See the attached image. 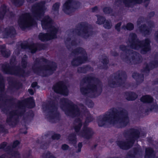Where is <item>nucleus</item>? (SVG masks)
Segmentation results:
<instances>
[{"mask_svg":"<svg viewBox=\"0 0 158 158\" xmlns=\"http://www.w3.org/2000/svg\"><path fill=\"white\" fill-rule=\"evenodd\" d=\"M60 107L64 111L65 114L69 116L74 117L76 116L81 117L84 114L86 116L85 122L82 130L80 131L82 126L81 119L80 118L76 119L74 123V127L77 134L80 137L89 139L94 134L93 130L90 128L86 126L87 124L93 120L92 116L83 105L80 106V108L74 104L68 99L63 98L60 99Z\"/></svg>","mask_w":158,"mask_h":158,"instance_id":"obj_1","label":"nucleus"},{"mask_svg":"<svg viewBox=\"0 0 158 158\" xmlns=\"http://www.w3.org/2000/svg\"><path fill=\"white\" fill-rule=\"evenodd\" d=\"M129 122L127 111L123 110L119 112L115 108H111L104 114L99 116L97 120L100 127L103 126L108 123L122 127L126 126Z\"/></svg>","mask_w":158,"mask_h":158,"instance_id":"obj_2","label":"nucleus"},{"mask_svg":"<svg viewBox=\"0 0 158 158\" xmlns=\"http://www.w3.org/2000/svg\"><path fill=\"white\" fill-rule=\"evenodd\" d=\"M9 102L6 98L0 95V108L2 110L8 114L6 122L10 125L15 124L19 116L23 115L25 111V104L27 103L34 105V101L32 98L19 102L14 109L10 108L7 106V103Z\"/></svg>","mask_w":158,"mask_h":158,"instance_id":"obj_3","label":"nucleus"},{"mask_svg":"<svg viewBox=\"0 0 158 158\" xmlns=\"http://www.w3.org/2000/svg\"><path fill=\"white\" fill-rule=\"evenodd\" d=\"M45 3L43 1L34 4L32 7L31 15L26 13L20 16L18 21L20 27L24 29L36 24L35 19L40 20L46 10Z\"/></svg>","mask_w":158,"mask_h":158,"instance_id":"obj_4","label":"nucleus"},{"mask_svg":"<svg viewBox=\"0 0 158 158\" xmlns=\"http://www.w3.org/2000/svg\"><path fill=\"white\" fill-rule=\"evenodd\" d=\"M80 87L81 93L84 95L96 96L102 92L101 82L93 76L85 77L80 83Z\"/></svg>","mask_w":158,"mask_h":158,"instance_id":"obj_5","label":"nucleus"},{"mask_svg":"<svg viewBox=\"0 0 158 158\" xmlns=\"http://www.w3.org/2000/svg\"><path fill=\"white\" fill-rule=\"evenodd\" d=\"M90 26L85 22H83L77 25L76 28L73 30L70 35L71 38H67L65 41L67 48L73 50L79 44V42L77 40L74 35H77L85 38H86L92 35L90 29Z\"/></svg>","mask_w":158,"mask_h":158,"instance_id":"obj_6","label":"nucleus"},{"mask_svg":"<svg viewBox=\"0 0 158 158\" xmlns=\"http://www.w3.org/2000/svg\"><path fill=\"white\" fill-rule=\"evenodd\" d=\"M41 23L43 29L47 30L46 34L40 33L39 39L42 41L48 40L56 37V34L58 27L53 22L51 19L48 16H45L41 20Z\"/></svg>","mask_w":158,"mask_h":158,"instance_id":"obj_7","label":"nucleus"},{"mask_svg":"<svg viewBox=\"0 0 158 158\" xmlns=\"http://www.w3.org/2000/svg\"><path fill=\"white\" fill-rule=\"evenodd\" d=\"M150 41L148 39L140 41L137 39L136 35L131 33L129 35L128 40L127 43L128 46L132 49H140L141 53L145 54L150 49Z\"/></svg>","mask_w":158,"mask_h":158,"instance_id":"obj_8","label":"nucleus"},{"mask_svg":"<svg viewBox=\"0 0 158 158\" xmlns=\"http://www.w3.org/2000/svg\"><path fill=\"white\" fill-rule=\"evenodd\" d=\"M44 62L49 64L50 62L43 58H38L36 59L34 65L32 67L34 72L43 76H45L52 74L56 68V64L55 63H52V66H49L46 65L44 66L39 67V65Z\"/></svg>","mask_w":158,"mask_h":158,"instance_id":"obj_9","label":"nucleus"},{"mask_svg":"<svg viewBox=\"0 0 158 158\" xmlns=\"http://www.w3.org/2000/svg\"><path fill=\"white\" fill-rule=\"evenodd\" d=\"M126 140H121L117 142V144L121 148L127 149L133 145L135 139L139 136V132L136 129H132L124 132Z\"/></svg>","mask_w":158,"mask_h":158,"instance_id":"obj_10","label":"nucleus"},{"mask_svg":"<svg viewBox=\"0 0 158 158\" xmlns=\"http://www.w3.org/2000/svg\"><path fill=\"white\" fill-rule=\"evenodd\" d=\"M120 49L125 54V57L121 56L123 61L127 63L131 64L138 63L141 61V57L139 55L133 51L129 50L127 47L124 45L120 46Z\"/></svg>","mask_w":158,"mask_h":158,"instance_id":"obj_11","label":"nucleus"},{"mask_svg":"<svg viewBox=\"0 0 158 158\" xmlns=\"http://www.w3.org/2000/svg\"><path fill=\"white\" fill-rule=\"evenodd\" d=\"M43 109L45 113L46 118L49 121L54 122L58 119L59 113L57 107L52 102L46 106L44 105Z\"/></svg>","mask_w":158,"mask_h":158,"instance_id":"obj_12","label":"nucleus"},{"mask_svg":"<svg viewBox=\"0 0 158 158\" xmlns=\"http://www.w3.org/2000/svg\"><path fill=\"white\" fill-rule=\"evenodd\" d=\"M72 54L79 55L77 57L73 59L71 62L72 65L77 66L85 63L87 60V55L85 50L82 48H77L72 51Z\"/></svg>","mask_w":158,"mask_h":158,"instance_id":"obj_13","label":"nucleus"},{"mask_svg":"<svg viewBox=\"0 0 158 158\" xmlns=\"http://www.w3.org/2000/svg\"><path fill=\"white\" fill-rule=\"evenodd\" d=\"M126 77L127 75L124 72L118 71L115 74L114 78L109 81L108 84L111 87L119 86L124 82Z\"/></svg>","mask_w":158,"mask_h":158,"instance_id":"obj_14","label":"nucleus"},{"mask_svg":"<svg viewBox=\"0 0 158 158\" xmlns=\"http://www.w3.org/2000/svg\"><path fill=\"white\" fill-rule=\"evenodd\" d=\"M2 70L5 73L23 76L25 75L24 70L20 67H11L7 63L2 65Z\"/></svg>","mask_w":158,"mask_h":158,"instance_id":"obj_15","label":"nucleus"},{"mask_svg":"<svg viewBox=\"0 0 158 158\" xmlns=\"http://www.w3.org/2000/svg\"><path fill=\"white\" fill-rule=\"evenodd\" d=\"M144 21V19L143 17H140L137 21V25L139 27V29L141 33L145 35L148 34L150 33L151 29L154 27L155 24L152 21H151L149 22L148 28L146 27L145 25L139 26Z\"/></svg>","mask_w":158,"mask_h":158,"instance_id":"obj_16","label":"nucleus"},{"mask_svg":"<svg viewBox=\"0 0 158 158\" xmlns=\"http://www.w3.org/2000/svg\"><path fill=\"white\" fill-rule=\"evenodd\" d=\"M73 0H67L63 6V10L66 14H70L73 11V8L77 9L80 6L79 3L73 2Z\"/></svg>","mask_w":158,"mask_h":158,"instance_id":"obj_17","label":"nucleus"},{"mask_svg":"<svg viewBox=\"0 0 158 158\" xmlns=\"http://www.w3.org/2000/svg\"><path fill=\"white\" fill-rule=\"evenodd\" d=\"M53 89L56 93L64 95H68V92L67 88L62 81H60L56 84L54 85Z\"/></svg>","mask_w":158,"mask_h":158,"instance_id":"obj_18","label":"nucleus"},{"mask_svg":"<svg viewBox=\"0 0 158 158\" xmlns=\"http://www.w3.org/2000/svg\"><path fill=\"white\" fill-rule=\"evenodd\" d=\"M39 46L38 44H32L28 45L26 43H22L20 45L17 46L16 49L17 51V54H19V50L21 49L28 48L31 50V53H35L37 50Z\"/></svg>","mask_w":158,"mask_h":158,"instance_id":"obj_19","label":"nucleus"},{"mask_svg":"<svg viewBox=\"0 0 158 158\" xmlns=\"http://www.w3.org/2000/svg\"><path fill=\"white\" fill-rule=\"evenodd\" d=\"M2 27H0V37L3 38L7 37V36H12L16 34L15 30L13 27L6 28L4 31Z\"/></svg>","mask_w":158,"mask_h":158,"instance_id":"obj_20","label":"nucleus"},{"mask_svg":"<svg viewBox=\"0 0 158 158\" xmlns=\"http://www.w3.org/2000/svg\"><path fill=\"white\" fill-rule=\"evenodd\" d=\"M142 153L143 152L140 148L138 147L137 148L134 149L129 152L126 158H135V156H138L140 158H141Z\"/></svg>","mask_w":158,"mask_h":158,"instance_id":"obj_21","label":"nucleus"},{"mask_svg":"<svg viewBox=\"0 0 158 158\" xmlns=\"http://www.w3.org/2000/svg\"><path fill=\"white\" fill-rule=\"evenodd\" d=\"M11 16L12 13L10 12L6 6L3 5L0 8V19H2L5 15Z\"/></svg>","mask_w":158,"mask_h":158,"instance_id":"obj_22","label":"nucleus"},{"mask_svg":"<svg viewBox=\"0 0 158 158\" xmlns=\"http://www.w3.org/2000/svg\"><path fill=\"white\" fill-rule=\"evenodd\" d=\"M143 0H122L124 4L126 6L132 7L133 5L137 3H141Z\"/></svg>","mask_w":158,"mask_h":158,"instance_id":"obj_23","label":"nucleus"},{"mask_svg":"<svg viewBox=\"0 0 158 158\" xmlns=\"http://www.w3.org/2000/svg\"><path fill=\"white\" fill-rule=\"evenodd\" d=\"M154 155V152L152 148H148L146 149L145 158H152Z\"/></svg>","mask_w":158,"mask_h":158,"instance_id":"obj_24","label":"nucleus"},{"mask_svg":"<svg viewBox=\"0 0 158 158\" xmlns=\"http://www.w3.org/2000/svg\"><path fill=\"white\" fill-rule=\"evenodd\" d=\"M4 45L0 46V51L2 56L5 57H8L10 54V51L9 50H6Z\"/></svg>","mask_w":158,"mask_h":158,"instance_id":"obj_25","label":"nucleus"},{"mask_svg":"<svg viewBox=\"0 0 158 158\" xmlns=\"http://www.w3.org/2000/svg\"><path fill=\"white\" fill-rule=\"evenodd\" d=\"M158 66V62L156 61H153L149 64L147 65L144 70V72H148L150 69L153 68L157 67Z\"/></svg>","mask_w":158,"mask_h":158,"instance_id":"obj_26","label":"nucleus"},{"mask_svg":"<svg viewBox=\"0 0 158 158\" xmlns=\"http://www.w3.org/2000/svg\"><path fill=\"white\" fill-rule=\"evenodd\" d=\"M137 97V95L134 93H127L126 94V98L128 100H134Z\"/></svg>","mask_w":158,"mask_h":158,"instance_id":"obj_27","label":"nucleus"},{"mask_svg":"<svg viewBox=\"0 0 158 158\" xmlns=\"http://www.w3.org/2000/svg\"><path fill=\"white\" fill-rule=\"evenodd\" d=\"M132 76L136 80L137 82H139V83L143 81V75H139L138 73H133Z\"/></svg>","mask_w":158,"mask_h":158,"instance_id":"obj_28","label":"nucleus"},{"mask_svg":"<svg viewBox=\"0 0 158 158\" xmlns=\"http://www.w3.org/2000/svg\"><path fill=\"white\" fill-rule=\"evenodd\" d=\"M140 100L143 102L150 103L153 101V99L150 96L146 95L143 96L141 98Z\"/></svg>","mask_w":158,"mask_h":158,"instance_id":"obj_29","label":"nucleus"},{"mask_svg":"<svg viewBox=\"0 0 158 158\" xmlns=\"http://www.w3.org/2000/svg\"><path fill=\"white\" fill-rule=\"evenodd\" d=\"M60 6V3L58 2H56L53 5L52 11L54 14L57 15L58 14Z\"/></svg>","mask_w":158,"mask_h":158,"instance_id":"obj_30","label":"nucleus"},{"mask_svg":"<svg viewBox=\"0 0 158 158\" xmlns=\"http://www.w3.org/2000/svg\"><path fill=\"white\" fill-rule=\"evenodd\" d=\"M134 28V26L133 24L131 23H129L126 25H123L122 27V29L126 30L131 31Z\"/></svg>","mask_w":158,"mask_h":158,"instance_id":"obj_31","label":"nucleus"},{"mask_svg":"<svg viewBox=\"0 0 158 158\" xmlns=\"http://www.w3.org/2000/svg\"><path fill=\"white\" fill-rule=\"evenodd\" d=\"M68 139L70 142L73 144H75L77 142L76 135L74 134H70L68 137Z\"/></svg>","mask_w":158,"mask_h":158,"instance_id":"obj_32","label":"nucleus"},{"mask_svg":"<svg viewBox=\"0 0 158 158\" xmlns=\"http://www.w3.org/2000/svg\"><path fill=\"white\" fill-rule=\"evenodd\" d=\"M11 1L15 6L19 7L22 6L23 4L24 0H11Z\"/></svg>","mask_w":158,"mask_h":158,"instance_id":"obj_33","label":"nucleus"},{"mask_svg":"<svg viewBox=\"0 0 158 158\" xmlns=\"http://www.w3.org/2000/svg\"><path fill=\"white\" fill-rule=\"evenodd\" d=\"M91 70V68L89 66L85 67H79L77 69V71L79 73H85L87 71Z\"/></svg>","mask_w":158,"mask_h":158,"instance_id":"obj_34","label":"nucleus"},{"mask_svg":"<svg viewBox=\"0 0 158 158\" xmlns=\"http://www.w3.org/2000/svg\"><path fill=\"white\" fill-rule=\"evenodd\" d=\"M97 17L98 19L96 22V23L98 24L101 25L103 24L104 23V22H105L106 20L105 18L102 16L97 15Z\"/></svg>","mask_w":158,"mask_h":158,"instance_id":"obj_35","label":"nucleus"},{"mask_svg":"<svg viewBox=\"0 0 158 158\" xmlns=\"http://www.w3.org/2000/svg\"><path fill=\"white\" fill-rule=\"evenodd\" d=\"M27 56L25 55L22 59L21 61V66L22 68L24 69L27 66Z\"/></svg>","mask_w":158,"mask_h":158,"instance_id":"obj_36","label":"nucleus"},{"mask_svg":"<svg viewBox=\"0 0 158 158\" xmlns=\"http://www.w3.org/2000/svg\"><path fill=\"white\" fill-rule=\"evenodd\" d=\"M43 158H56L49 152H47L43 154Z\"/></svg>","mask_w":158,"mask_h":158,"instance_id":"obj_37","label":"nucleus"},{"mask_svg":"<svg viewBox=\"0 0 158 158\" xmlns=\"http://www.w3.org/2000/svg\"><path fill=\"white\" fill-rule=\"evenodd\" d=\"M49 143V142L47 143L45 141L42 142L40 144V148L44 149H47L48 147Z\"/></svg>","mask_w":158,"mask_h":158,"instance_id":"obj_38","label":"nucleus"},{"mask_svg":"<svg viewBox=\"0 0 158 158\" xmlns=\"http://www.w3.org/2000/svg\"><path fill=\"white\" fill-rule=\"evenodd\" d=\"M104 27L107 29H110L111 27L112 24L110 21L106 20L104 22Z\"/></svg>","mask_w":158,"mask_h":158,"instance_id":"obj_39","label":"nucleus"},{"mask_svg":"<svg viewBox=\"0 0 158 158\" xmlns=\"http://www.w3.org/2000/svg\"><path fill=\"white\" fill-rule=\"evenodd\" d=\"M9 85H10V88H14L16 89H18L19 88V87L17 86V84L14 82H9Z\"/></svg>","mask_w":158,"mask_h":158,"instance_id":"obj_40","label":"nucleus"},{"mask_svg":"<svg viewBox=\"0 0 158 158\" xmlns=\"http://www.w3.org/2000/svg\"><path fill=\"white\" fill-rule=\"evenodd\" d=\"M111 9L109 7H106L103 9L104 12L106 14H110L112 12Z\"/></svg>","mask_w":158,"mask_h":158,"instance_id":"obj_41","label":"nucleus"},{"mask_svg":"<svg viewBox=\"0 0 158 158\" xmlns=\"http://www.w3.org/2000/svg\"><path fill=\"white\" fill-rule=\"evenodd\" d=\"M60 135L59 134H55L52 136V139H58L60 138Z\"/></svg>","mask_w":158,"mask_h":158,"instance_id":"obj_42","label":"nucleus"},{"mask_svg":"<svg viewBox=\"0 0 158 158\" xmlns=\"http://www.w3.org/2000/svg\"><path fill=\"white\" fill-rule=\"evenodd\" d=\"M86 104L89 107H93L94 106V103L92 101L90 100L87 101L86 102Z\"/></svg>","mask_w":158,"mask_h":158,"instance_id":"obj_43","label":"nucleus"},{"mask_svg":"<svg viewBox=\"0 0 158 158\" xmlns=\"http://www.w3.org/2000/svg\"><path fill=\"white\" fill-rule=\"evenodd\" d=\"M158 108V106L156 104H153V106H151V107L149 108L150 110H156L157 108Z\"/></svg>","mask_w":158,"mask_h":158,"instance_id":"obj_44","label":"nucleus"},{"mask_svg":"<svg viewBox=\"0 0 158 158\" xmlns=\"http://www.w3.org/2000/svg\"><path fill=\"white\" fill-rule=\"evenodd\" d=\"M121 23H118L115 26V29L118 31H120V27L121 26Z\"/></svg>","mask_w":158,"mask_h":158,"instance_id":"obj_45","label":"nucleus"},{"mask_svg":"<svg viewBox=\"0 0 158 158\" xmlns=\"http://www.w3.org/2000/svg\"><path fill=\"white\" fill-rule=\"evenodd\" d=\"M82 146L81 143H79L78 145V149L77 151V152H80L81 151V148Z\"/></svg>","mask_w":158,"mask_h":158,"instance_id":"obj_46","label":"nucleus"},{"mask_svg":"<svg viewBox=\"0 0 158 158\" xmlns=\"http://www.w3.org/2000/svg\"><path fill=\"white\" fill-rule=\"evenodd\" d=\"M102 63L104 66H105L108 63V60L107 58L104 59L102 61Z\"/></svg>","mask_w":158,"mask_h":158,"instance_id":"obj_47","label":"nucleus"},{"mask_svg":"<svg viewBox=\"0 0 158 158\" xmlns=\"http://www.w3.org/2000/svg\"><path fill=\"white\" fill-rule=\"evenodd\" d=\"M69 146L67 145L64 144L62 145L61 148L63 150H66L68 149Z\"/></svg>","mask_w":158,"mask_h":158,"instance_id":"obj_48","label":"nucleus"},{"mask_svg":"<svg viewBox=\"0 0 158 158\" xmlns=\"http://www.w3.org/2000/svg\"><path fill=\"white\" fill-rule=\"evenodd\" d=\"M19 143L18 141H16L13 143L12 147L13 148L16 147L19 144Z\"/></svg>","mask_w":158,"mask_h":158,"instance_id":"obj_49","label":"nucleus"},{"mask_svg":"<svg viewBox=\"0 0 158 158\" xmlns=\"http://www.w3.org/2000/svg\"><path fill=\"white\" fill-rule=\"evenodd\" d=\"M6 143L4 142L1 144L0 145V149H3L6 146Z\"/></svg>","mask_w":158,"mask_h":158,"instance_id":"obj_50","label":"nucleus"},{"mask_svg":"<svg viewBox=\"0 0 158 158\" xmlns=\"http://www.w3.org/2000/svg\"><path fill=\"white\" fill-rule=\"evenodd\" d=\"M155 36L156 40L158 41V31L155 32Z\"/></svg>","mask_w":158,"mask_h":158,"instance_id":"obj_51","label":"nucleus"},{"mask_svg":"<svg viewBox=\"0 0 158 158\" xmlns=\"http://www.w3.org/2000/svg\"><path fill=\"white\" fill-rule=\"evenodd\" d=\"M37 83L36 82H34L31 84V87L33 88L37 86Z\"/></svg>","mask_w":158,"mask_h":158,"instance_id":"obj_52","label":"nucleus"},{"mask_svg":"<svg viewBox=\"0 0 158 158\" xmlns=\"http://www.w3.org/2000/svg\"><path fill=\"white\" fill-rule=\"evenodd\" d=\"M154 15V13L153 12H151L149 15L148 16L149 18H151Z\"/></svg>","mask_w":158,"mask_h":158,"instance_id":"obj_53","label":"nucleus"},{"mask_svg":"<svg viewBox=\"0 0 158 158\" xmlns=\"http://www.w3.org/2000/svg\"><path fill=\"white\" fill-rule=\"evenodd\" d=\"M29 92L31 95H33V90L31 89H29L28 90Z\"/></svg>","mask_w":158,"mask_h":158,"instance_id":"obj_54","label":"nucleus"},{"mask_svg":"<svg viewBox=\"0 0 158 158\" xmlns=\"http://www.w3.org/2000/svg\"><path fill=\"white\" fill-rule=\"evenodd\" d=\"M4 130V127L2 125H0V132L3 131Z\"/></svg>","mask_w":158,"mask_h":158,"instance_id":"obj_55","label":"nucleus"},{"mask_svg":"<svg viewBox=\"0 0 158 158\" xmlns=\"http://www.w3.org/2000/svg\"><path fill=\"white\" fill-rule=\"evenodd\" d=\"M19 153L17 152H14V154H12V156H17L19 155Z\"/></svg>","mask_w":158,"mask_h":158,"instance_id":"obj_56","label":"nucleus"},{"mask_svg":"<svg viewBox=\"0 0 158 158\" xmlns=\"http://www.w3.org/2000/svg\"><path fill=\"white\" fill-rule=\"evenodd\" d=\"M97 10V7H95L92 9V10L93 12H94Z\"/></svg>","mask_w":158,"mask_h":158,"instance_id":"obj_57","label":"nucleus"},{"mask_svg":"<svg viewBox=\"0 0 158 158\" xmlns=\"http://www.w3.org/2000/svg\"><path fill=\"white\" fill-rule=\"evenodd\" d=\"M112 55L113 56H117L118 55V53L115 52H114L112 53Z\"/></svg>","mask_w":158,"mask_h":158,"instance_id":"obj_58","label":"nucleus"},{"mask_svg":"<svg viewBox=\"0 0 158 158\" xmlns=\"http://www.w3.org/2000/svg\"><path fill=\"white\" fill-rule=\"evenodd\" d=\"M11 148V147L10 146H8V148L7 150H6V151H8L9 150H10Z\"/></svg>","mask_w":158,"mask_h":158,"instance_id":"obj_59","label":"nucleus"},{"mask_svg":"<svg viewBox=\"0 0 158 158\" xmlns=\"http://www.w3.org/2000/svg\"><path fill=\"white\" fill-rule=\"evenodd\" d=\"M120 2V1L119 0H117L116 2H115V4H117V5H118V4L119 3V2Z\"/></svg>","mask_w":158,"mask_h":158,"instance_id":"obj_60","label":"nucleus"},{"mask_svg":"<svg viewBox=\"0 0 158 158\" xmlns=\"http://www.w3.org/2000/svg\"><path fill=\"white\" fill-rule=\"evenodd\" d=\"M0 158H5V156L4 155L0 156Z\"/></svg>","mask_w":158,"mask_h":158,"instance_id":"obj_61","label":"nucleus"},{"mask_svg":"<svg viewBox=\"0 0 158 158\" xmlns=\"http://www.w3.org/2000/svg\"><path fill=\"white\" fill-rule=\"evenodd\" d=\"M24 134H26L27 133V132H25L23 133Z\"/></svg>","mask_w":158,"mask_h":158,"instance_id":"obj_62","label":"nucleus"}]
</instances>
